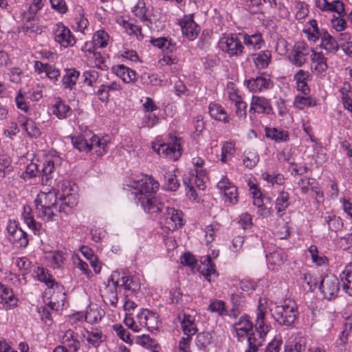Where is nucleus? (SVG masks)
Segmentation results:
<instances>
[{"label":"nucleus","instance_id":"nucleus-7","mask_svg":"<svg viewBox=\"0 0 352 352\" xmlns=\"http://www.w3.org/2000/svg\"><path fill=\"white\" fill-rule=\"evenodd\" d=\"M320 290L324 298L331 300L338 297L340 292V283L333 274L324 276L320 282Z\"/></svg>","mask_w":352,"mask_h":352},{"label":"nucleus","instance_id":"nucleus-63","mask_svg":"<svg viewBox=\"0 0 352 352\" xmlns=\"http://www.w3.org/2000/svg\"><path fill=\"white\" fill-rule=\"evenodd\" d=\"M113 329L116 331L117 336L124 342L129 344H133V340L131 338V333L122 325L116 324L113 326Z\"/></svg>","mask_w":352,"mask_h":352},{"label":"nucleus","instance_id":"nucleus-21","mask_svg":"<svg viewBox=\"0 0 352 352\" xmlns=\"http://www.w3.org/2000/svg\"><path fill=\"white\" fill-rule=\"evenodd\" d=\"M50 111L59 120L66 119L72 114V108L60 97L54 98V103L50 107Z\"/></svg>","mask_w":352,"mask_h":352},{"label":"nucleus","instance_id":"nucleus-45","mask_svg":"<svg viewBox=\"0 0 352 352\" xmlns=\"http://www.w3.org/2000/svg\"><path fill=\"white\" fill-rule=\"evenodd\" d=\"M109 41V36L107 32L100 30L94 34L92 41L89 42V43H91V47L94 48H104L108 45Z\"/></svg>","mask_w":352,"mask_h":352},{"label":"nucleus","instance_id":"nucleus-1","mask_svg":"<svg viewBox=\"0 0 352 352\" xmlns=\"http://www.w3.org/2000/svg\"><path fill=\"white\" fill-rule=\"evenodd\" d=\"M138 199L145 212L157 214L162 210L164 204L155 194L159 190L160 184L153 177L142 175L136 179H130L126 184Z\"/></svg>","mask_w":352,"mask_h":352},{"label":"nucleus","instance_id":"nucleus-47","mask_svg":"<svg viewBox=\"0 0 352 352\" xmlns=\"http://www.w3.org/2000/svg\"><path fill=\"white\" fill-rule=\"evenodd\" d=\"M228 93L229 95L230 100L232 104H234L236 112L240 111V105L241 102V96L240 91L236 87V85L232 82H229L227 85Z\"/></svg>","mask_w":352,"mask_h":352},{"label":"nucleus","instance_id":"nucleus-37","mask_svg":"<svg viewBox=\"0 0 352 352\" xmlns=\"http://www.w3.org/2000/svg\"><path fill=\"white\" fill-rule=\"evenodd\" d=\"M265 133L266 138L278 143L287 142L289 140L288 131L280 128L266 127Z\"/></svg>","mask_w":352,"mask_h":352},{"label":"nucleus","instance_id":"nucleus-52","mask_svg":"<svg viewBox=\"0 0 352 352\" xmlns=\"http://www.w3.org/2000/svg\"><path fill=\"white\" fill-rule=\"evenodd\" d=\"M35 210L37 217L45 221H53L58 211L56 205L36 208Z\"/></svg>","mask_w":352,"mask_h":352},{"label":"nucleus","instance_id":"nucleus-22","mask_svg":"<svg viewBox=\"0 0 352 352\" xmlns=\"http://www.w3.org/2000/svg\"><path fill=\"white\" fill-rule=\"evenodd\" d=\"M91 133V130H85L84 132L72 137V142L74 148L80 152H89Z\"/></svg>","mask_w":352,"mask_h":352},{"label":"nucleus","instance_id":"nucleus-20","mask_svg":"<svg viewBox=\"0 0 352 352\" xmlns=\"http://www.w3.org/2000/svg\"><path fill=\"white\" fill-rule=\"evenodd\" d=\"M110 143L108 136L100 137L91 131L90 140V151H93L98 156H102L107 152V147Z\"/></svg>","mask_w":352,"mask_h":352},{"label":"nucleus","instance_id":"nucleus-34","mask_svg":"<svg viewBox=\"0 0 352 352\" xmlns=\"http://www.w3.org/2000/svg\"><path fill=\"white\" fill-rule=\"evenodd\" d=\"M243 43L250 50H258L265 45V41L259 32L250 35L243 34Z\"/></svg>","mask_w":352,"mask_h":352},{"label":"nucleus","instance_id":"nucleus-51","mask_svg":"<svg viewBox=\"0 0 352 352\" xmlns=\"http://www.w3.org/2000/svg\"><path fill=\"white\" fill-rule=\"evenodd\" d=\"M80 76V72L74 69L66 70L65 74L62 78L63 85L65 88L72 89L76 84Z\"/></svg>","mask_w":352,"mask_h":352},{"label":"nucleus","instance_id":"nucleus-61","mask_svg":"<svg viewBox=\"0 0 352 352\" xmlns=\"http://www.w3.org/2000/svg\"><path fill=\"white\" fill-rule=\"evenodd\" d=\"M324 219L328 224L329 229L331 231L338 232L343 227L342 219L334 214H328L324 217Z\"/></svg>","mask_w":352,"mask_h":352},{"label":"nucleus","instance_id":"nucleus-9","mask_svg":"<svg viewBox=\"0 0 352 352\" xmlns=\"http://www.w3.org/2000/svg\"><path fill=\"white\" fill-rule=\"evenodd\" d=\"M9 241L17 248H25L28 244V235L18 226L16 221L10 220L7 225Z\"/></svg>","mask_w":352,"mask_h":352},{"label":"nucleus","instance_id":"nucleus-5","mask_svg":"<svg viewBox=\"0 0 352 352\" xmlns=\"http://www.w3.org/2000/svg\"><path fill=\"white\" fill-rule=\"evenodd\" d=\"M181 139L175 136L170 135L166 143H160L158 140L152 144V148L158 155L170 159L177 160L182 155Z\"/></svg>","mask_w":352,"mask_h":352},{"label":"nucleus","instance_id":"nucleus-11","mask_svg":"<svg viewBox=\"0 0 352 352\" xmlns=\"http://www.w3.org/2000/svg\"><path fill=\"white\" fill-rule=\"evenodd\" d=\"M53 35L55 41L63 47L73 46L76 39L70 30L62 23H56L53 28Z\"/></svg>","mask_w":352,"mask_h":352},{"label":"nucleus","instance_id":"nucleus-6","mask_svg":"<svg viewBox=\"0 0 352 352\" xmlns=\"http://www.w3.org/2000/svg\"><path fill=\"white\" fill-rule=\"evenodd\" d=\"M119 276L120 272H113L108 278L101 294L103 301L113 307H116L118 301L117 287L120 284Z\"/></svg>","mask_w":352,"mask_h":352},{"label":"nucleus","instance_id":"nucleus-62","mask_svg":"<svg viewBox=\"0 0 352 352\" xmlns=\"http://www.w3.org/2000/svg\"><path fill=\"white\" fill-rule=\"evenodd\" d=\"M78 194H72L69 197H66L65 198L61 199L62 204L61 208L65 212H69L73 208L77 206L78 204Z\"/></svg>","mask_w":352,"mask_h":352},{"label":"nucleus","instance_id":"nucleus-58","mask_svg":"<svg viewBox=\"0 0 352 352\" xmlns=\"http://www.w3.org/2000/svg\"><path fill=\"white\" fill-rule=\"evenodd\" d=\"M248 186L249 188L250 194L253 199V203L257 202V204H258L259 200L263 198L258 182L256 179H250L248 182Z\"/></svg>","mask_w":352,"mask_h":352},{"label":"nucleus","instance_id":"nucleus-35","mask_svg":"<svg viewBox=\"0 0 352 352\" xmlns=\"http://www.w3.org/2000/svg\"><path fill=\"white\" fill-rule=\"evenodd\" d=\"M121 89L122 86L120 83L112 81L109 83L102 84L96 91V95L101 101L107 102L109 100L110 91H118Z\"/></svg>","mask_w":352,"mask_h":352},{"label":"nucleus","instance_id":"nucleus-13","mask_svg":"<svg viewBox=\"0 0 352 352\" xmlns=\"http://www.w3.org/2000/svg\"><path fill=\"white\" fill-rule=\"evenodd\" d=\"M60 342L66 345L73 352H78L80 348V342L78 338V334L71 329H65L63 326L60 327V331L58 334Z\"/></svg>","mask_w":352,"mask_h":352},{"label":"nucleus","instance_id":"nucleus-38","mask_svg":"<svg viewBox=\"0 0 352 352\" xmlns=\"http://www.w3.org/2000/svg\"><path fill=\"white\" fill-rule=\"evenodd\" d=\"M340 276L343 290L349 296H352V263L346 265Z\"/></svg>","mask_w":352,"mask_h":352},{"label":"nucleus","instance_id":"nucleus-43","mask_svg":"<svg viewBox=\"0 0 352 352\" xmlns=\"http://www.w3.org/2000/svg\"><path fill=\"white\" fill-rule=\"evenodd\" d=\"M316 6L322 11L341 14L344 11L342 1H316Z\"/></svg>","mask_w":352,"mask_h":352},{"label":"nucleus","instance_id":"nucleus-14","mask_svg":"<svg viewBox=\"0 0 352 352\" xmlns=\"http://www.w3.org/2000/svg\"><path fill=\"white\" fill-rule=\"evenodd\" d=\"M219 46L230 56L237 55L242 52L241 44L236 34L224 36L220 38Z\"/></svg>","mask_w":352,"mask_h":352},{"label":"nucleus","instance_id":"nucleus-55","mask_svg":"<svg viewBox=\"0 0 352 352\" xmlns=\"http://www.w3.org/2000/svg\"><path fill=\"white\" fill-rule=\"evenodd\" d=\"M309 27L303 30L305 36L309 40L316 42L322 34H320L317 21L311 19L309 21Z\"/></svg>","mask_w":352,"mask_h":352},{"label":"nucleus","instance_id":"nucleus-24","mask_svg":"<svg viewBox=\"0 0 352 352\" xmlns=\"http://www.w3.org/2000/svg\"><path fill=\"white\" fill-rule=\"evenodd\" d=\"M48 294L50 296V300L45 306L49 307L50 310L56 311L64 305L65 294L62 285H57L56 289Z\"/></svg>","mask_w":352,"mask_h":352},{"label":"nucleus","instance_id":"nucleus-30","mask_svg":"<svg viewBox=\"0 0 352 352\" xmlns=\"http://www.w3.org/2000/svg\"><path fill=\"white\" fill-rule=\"evenodd\" d=\"M113 73L125 83L136 81V72L124 65H118L112 67Z\"/></svg>","mask_w":352,"mask_h":352},{"label":"nucleus","instance_id":"nucleus-31","mask_svg":"<svg viewBox=\"0 0 352 352\" xmlns=\"http://www.w3.org/2000/svg\"><path fill=\"white\" fill-rule=\"evenodd\" d=\"M57 196L54 192H41L34 200L35 209L56 205Z\"/></svg>","mask_w":352,"mask_h":352},{"label":"nucleus","instance_id":"nucleus-2","mask_svg":"<svg viewBox=\"0 0 352 352\" xmlns=\"http://www.w3.org/2000/svg\"><path fill=\"white\" fill-rule=\"evenodd\" d=\"M267 312V300L260 298L256 309L255 329L247 315H243V338L246 337L248 346L245 352H258L263 345L264 336L269 331V326L265 323Z\"/></svg>","mask_w":352,"mask_h":352},{"label":"nucleus","instance_id":"nucleus-54","mask_svg":"<svg viewBox=\"0 0 352 352\" xmlns=\"http://www.w3.org/2000/svg\"><path fill=\"white\" fill-rule=\"evenodd\" d=\"M21 125L28 136L36 138L41 135L40 129L32 119H24L21 121Z\"/></svg>","mask_w":352,"mask_h":352},{"label":"nucleus","instance_id":"nucleus-53","mask_svg":"<svg viewBox=\"0 0 352 352\" xmlns=\"http://www.w3.org/2000/svg\"><path fill=\"white\" fill-rule=\"evenodd\" d=\"M20 32L25 34H40L41 28L38 25V21L34 18H28L20 28Z\"/></svg>","mask_w":352,"mask_h":352},{"label":"nucleus","instance_id":"nucleus-17","mask_svg":"<svg viewBox=\"0 0 352 352\" xmlns=\"http://www.w3.org/2000/svg\"><path fill=\"white\" fill-rule=\"evenodd\" d=\"M217 187L225 197V201L232 204L238 202V192L236 187L231 184L226 177L222 178L217 184Z\"/></svg>","mask_w":352,"mask_h":352},{"label":"nucleus","instance_id":"nucleus-42","mask_svg":"<svg viewBox=\"0 0 352 352\" xmlns=\"http://www.w3.org/2000/svg\"><path fill=\"white\" fill-rule=\"evenodd\" d=\"M200 262L202 274L208 281H210V276L216 274L215 265L212 261L210 255L202 256Z\"/></svg>","mask_w":352,"mask_h":352},{"label":"nucleus","instance_id":"nucleus-16","mask_svg":"<svg viewBox=\"0 0 352 352\" xmlns=\"http://www.w3.org/2000/svg\"><path fill=\"white\" fill-rule=\"evenodd\" d=\"M34 72L38 74H45L51 82L56 84L60 76V70L54 65L45 63L39 60L34 62Z\"/></svg>","mask_w":352,"mask_h":352},{"label":"nucleus","instance_id":"nucleus-4","mask_svg":"<svg viewBox=\"0 0 352 352\" xmlns=\"http://www.w3.org/2000/svg\"><path fill=\"white\" fill-rule=\"evenodd\" d=\"M272 316L280 325L290 327L298 318V310L296 302L292 299H285L279 304H275L270 309Z\"/></svg>","mask_w":352,"mask_h":352},{"label":"nucleus","instance_id":"nucleus-18","mask_svg":"<svg viewBox=\"0 0 352 352\" xmlns=\"http://www.w3.org/2000/svg\"><path fill=\"white\" fill-rule=\"evenodd\" d=\"M182 34L188 40H195L200 31L198 25L194 21L192 16H185L179 22Z\"/></svg>","mask_w":352,"mask_h":352},{"label":"nucleus","instance_id":"nucleus-15","mask_svg":"<svg viewBox=\"0 0 352 352\" xmlns=\"http://www.w3.org/2000/svg\"><path fill=\"white\" fill-rule=\"evenodd\" d=\"M159 316L156 313L148 309H142L137 314L140 327H145L149 331H153L158 328Z\"/></svg>","mask_w":352,"mask_h":352},{"label":"nucleus","instance_id":"nucleus-60","mask_svg":"<svg viewBox=\"0 0 352 352\" xmlns=\"http://www.w3.org/2000/svg\"><path fill=\"white\" fill-rule=\"evenodd\" d=\"M82 9L79 7L77 10L79 16L75 19L74 23L73 24V28L76 31L83 32L84 30L87 28L89 25L88 19L84 16L82 14Z\"/></svg>","mask_w":352,"mask_h":352},{"label":"nucleus","instance_id":"nucleus-36","mask_svg":"<svg viewBox=\"0 0 352 352\" xmlns=\"http://www.w3.org/2000/svg\"><path fill=\"white\" fill-rule=\"evenodd\" d=\"M104 316V311L96 304H91L88 306L85 313H84L85 320L90 324L100 322Z\"/></svg>","mask_w":352,"mask_h":352},{"label":"nucleus","instance_id":"nucleus-12","mask_svg":"<svg viewBox=\"0 0 352 352\" xmlns=\"http://www.w3.org/2000/svg\"><path fill=\"white\" fill-rule=\"evenodd\" d=\"M313 50L304 41H298L295 43L292 52L290 60L296 67L302 66L307 61V56L313 52Z\"/></svg>","mask_w":352,"mask_h":352},{"label":"nucleus","instance_id":"nucleus-10","mask_svg":"<svg viewBox=\"0 0 352 352\" xmlns=\"http://www.w3.org/2000/svg\"><path fill=\"white\" fill-rule=\"evenodd\" d=\"M183 212L174 208H166L163 217L160 219V223L164 224L169 230H174L181 228L184 224Z\"/></svg>","mask_w":352,"mask_h":352},{"label":"nucleus","instance_id":"nucleus-27","mask_svg":"<svg viewBox=\"0 0 352 352\" xmlns=\"http://www.w3.org/2000/svg\"><path fill=\"white\" fill-rule=\"evenodd\" d=\"M181 327L184 333L188 337H192L198 329L195 323V317L186 314H182L178 316Z\"/></svg>","mask_w":352,"mask_h":352},{"label":"nucleus","instance_id":"nucleus-50","mask_svg":"<svg viewBox=\"0 0 352 352\" xmlns=\"http://www.w3.org/2000/svg\"><path fill=\"white\" fill-rule=\"evenodd\" d=\"M208 109L210 115L212 118L224 122L228 121L227 112L220 104L211 103L209 104Z\"/></svg>","mask_w":352,"mask_h":352},{"label":"nucleus","instance_id":"nucleus-46","mask_svg":"<svg viewBox=\"0 0 352 352\" xmlns=\"http://www.w3.org/2000/svg\"><path fill=\"white\" fill-rule=\"evenodd\" d=\"M320 47L329 52H336L338 50V44L336 40L328 32H324L321 35Z\"/></svg>","mask_w":352,"mask_h":352},{"label":"nucleus","instance_id":"nucleus-57","mask_svg":"<svg viewBox=\"0 0 352 352\" xmlns=\"http://www.w3.org/2000/svg\"><path fill=\"white\" fill-rule=\"evenodd\" d=\"M351 329V324H345L342 331L340 333L336 340V346L339 348L340 352H344L346 350V345Z\"/></svg>","mask_w":352,"mask_h":352},{"label":"nucleus","instance_id":"nucleus-59","mask_svg":"<svg viewBox=\"0 0 352 352\" xmlns=\"http://www.w3.org/2000/svg\"><path fill=\"white\" fill-rule=\"evenodd\" d=\"M150 43L160 49H166L170 52H173L175 50V46L170 41L165 37H159L156 38H151Z\"/></svg>","mask_w":352,"mask_h":352},{"label":"nucleus","instance_id":"nucleus-56","mask_svg":"<svg viewBox=\"0 0 352 352\" xmlns=\"http://www.w3.org/2000/svg\"><path fill=\"white\" fill-rule=\"evenodd\" d=\"M294 104L299 109H304L305 107H315L317 104V101L311 96L297 95L295 97Z\"/></svg>","mask_w":352,"mask_h":352},{"label":"nucleus","instance_id":"nucleus-3","mask_svg":"<svg viewBox=\"0 0 352 352\" xmlns=\"http://www.w3.org/2000/svg\"><path fill=\"white\" fill-rule=\"evenodd\" d=\"M61 164V158L55 153H48L44 155L37 162H31L25 170V174L29 177L36 176L38 174L41 176L43 184H47L48 182L53 177L56 168Z\"/></svg>","mask_w":352,"mask_h":352},{"label":"nucleus","instance_id":"nucleus-40","mask_svg":"<svg viewBox=\"0 0 352 352\" xmlns=\"http://www.w3.org/2000/svg\"><path fill=\"white\" fill-rule=\"evenodd\" d=\"M152 10L147 6L145 1H138L132 8V12L143 21H149Z\"/></svg>","mask_w":352,"mask_h":352},{"label":"nucleus","instance_id":"nucleus-44","mask_svg":"<svg viewBox=\"0 0 352 352\" xmlns=\"http://www.w3.org/2000/svg\"><path fill=\"white\" fill-rule=\"evenodd\" d=\"M177 168L174 166L169 167L164 174L165 186L167 190L176 191L180 186L179 182L176 178L175 172Z\"/></svg>","mask_w":352,"mask_h":352},{"label":"nucleus","instance_id":"nucleus-28","mask_svg":"<svg viewBox=\"0 0 352 352\" xmlns=\"http://www.w3.org/2000/svg\"><path fill=\"white\" fill-rule=\"evenodd\" d=\"M272 110V105L267 99L260 96H252L250 108V112L270 114Z\"/></svg>","mask_w":352,"mask_h":352},{"label":"nucleus","instance_id":"nucleus-25","mask_svg":"<svg viewBox=\"0 0 352 352\" xmlns=\"http://www.w3.org/2000/svg\"><path fill=\"white\" fill-rule=\"evenodd\" d=\"M272 59V52L270 50H263L259 53L252 54L248 58V60L252 62L258 69H265L269 66Z\"/></svg>","mask_w":352,"mask_h":352},{"label":"nucleus","instance_id":"nucleus-33","mask_svg":"<svg viewBox=\"0 0 352 352\" xmlns=\"http://www.w3.org/2000/svg\"><path fill=\"white\" fill-rule=\"evenodd\" d=\"M85 331V333H82V337L89 345L94 347H98L106 339V336L98 329Z\"/></svg>","mask_w":352,"mask_h":352},{"label":"nucleus","instance_id":"nucleus-26","mask_svg":"<svg viewBox=\"0 0 352 352\" xmlns=\"http://www.w3.org/2000/svg\"><path fill=\"white\" fill-rule=\"evenodd\" d=\"M311 69L314 73L319 75L327 71L328 68L327 58L322 52L313 51L311 55Z\"/></svg>","mask_w":352,"mask_h":352},{"label":"nucleus","instance_id":"nucleus-48","mask_svg":"<svg viewBox=\"0 0 352 352\" xmlns=\"http://www.w3.org/2000/svg\"><path fill=\"white\" fill-rule=\"evenodd\" d=\"M37 276L40 281L43 282L47 286L45 294H51L53 289H56L57 285H60L58 283L52 279V276L43 268H38Z\"/></svg>","mask_w":352,"mask_h":352},{"label":"nucleus","instance_id":"nucleus-8","mask_svg":"<svg viewBox=\"0 0 352 352\" xmlns=\"http://www.w3.org/2000/svg\"><path fill=\"white\" fill-rule=\"evenodd\" d=\"M207 180V173L203 176L197 173H190L188 178L184 179V185L186 186L187 195L196 200L198 197L196 188L204 190L206 187V183Z\"/></svg>","mask_w":352,"mask_h":352},{"label":"nucleus","instance_id":"nucleus-41","mask_svg":"<svg viewBox=\"0 0 352 352\" xmlns=\"http://www.w3.org/2000/svg\"><path fill=\"white\" fill-rule=\"evenodd\" d=\"M290 205L289 195L287 192L280 191L275 201V209L279 217H281Z\"/></svg>","mask_w":352,"mask_h":352},{"label":"nucleus","instance_id":"nucleus-32","mask_svg":"<svg viewBox=\"0 0 352 352\" xmlns=\"http://www.w3.org/2000/svg\"><path fill=\"white\" fill-rule=\"evenodd\" d=\"M21 218L28 227L31 229L34 234H38L41 224L35 221L32 213V210L29 206H23L21 212Z\"/></svg>","mask_w":352,"mask_h":352},{"label":"nucleus","instance_id":"nucleus-39","mask_svg":"<svg viewBox=\"0 0 352 352\" xmlns=\"http://www.w3.org/2000/svg\"><path fill=\"white\" fill-rule=\"evenodd\" d=\"M83 50L89 53V57L93 59L94 67L102 70L107 67L104 65V58L100 52L95 51V48L91 47V43L87 42L84 46Z\"/></svg>","mask_w":352,"mask_h":352},{"label":"nucleus","instance_id":"nucleus-49","mask_svg":"<svg viewBox=\"0 0 352 352\" xmlns=\"http://www.w3.org/2000/svg\"><path fill=\"white\" fill-rule=\"evenodd\" d=\"M47 258L52 268L60 269L65 265L66 254L60 251H54L49 254Z\"/></svg>","mask_w":352,"mask_h":352},{"label":"nucleus","instance_id":"nucleus-19","mask_svg":"<svg viewBox=\"0 0 352 352\" xmlns=\"http://www.w3.org/2000/svg\"><path fill=\"white\" fill-rule=\"evenodd\" d=\"M245 83L247 88L252 92L263 91L272 89L274 86L273 82L268 76H258L246 80Z\"/></svg>","mask_w":352,"mask_h":352},{"label":"nucleus","instance_id":"nucleus-29","mask_svg":"<svg viewBox=\"0 0 352 352\" xmlns=\"http://www.w3.org/2000/svg\"><path fill=\"white\" fill-rule=\"evenodd\" d=\"M120 287H124L125 290L136 292L141 287L140 279L137 276H126L120 272Z\"/></svg>","mask_w":352,"mask_h":352},{"label":"nucleus","instance_id":"nucleus-64","mask_svg":"<svg viewBox=\"0 0 352 352\" xmlns=\"http://www.w3.org/2000/svg\"><path fill=\"white\" fill-rule=\"evenodd\" d=\"M83 82L85 85L92 87L99 78V73L94 69L85 70L82 73Z\"/></svg>","mask_w":352,"mask_h":352},{"label":"nucleus","instance_id":"nucleus-23","mask_svg":"<svg viewBox=\"0 0 352 352\" xmlns=\"http://www.w3.org/2000/svg\"><path fill=\"white\" fill-rule=\"evenodd\" d=\"M0 303L3 304L6 309L16 307L18 299L10 287L0 283Z\"/></svg>","mask_w":352,"mask_h":352}]
</instances>
